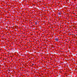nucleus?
<instances>
[{
	"instance_id": "nucleus-1",
	"label": "nucleus",
	"mask_w": 77,
	"mask_h": 77,
	"mask_svg": "<svg viewBox=\"0 0 77 77\" xmlns=\"http://www.w3.org/2000/svg\"><path fill=\"white\" fill-rule=\"evenodd\" d=\"M55 41H59V38H55Z\"/></svg>"
},
{
	"instance_id": "nucleus-2",
	"label": "nucleus",
	"mask_w": 77,
	"mask_h": 77,
	"mask_svg": "<svg viewBox=\"0 0 77 77\" xmlns=\"http://www.w3.org/2000/svg\"><path fill=\"white\" fill-rule=\"evenodd\" d=\"M35 24H36V25L37 24V22L35 23Z\"/></svg>"
},
{
	"instance_id": "nucleus-3",
	"label": "nucleus",
	"mask_w": 77,
	"mask_h": 77,
	"mask_svg": "<svg viewBox=\"0 0 77 77\" xmlns=\"http://www.w3.org/2000/svg\"><path fill=\"white\" fill-rule=\"evenodd\" d=\"M32 66H33V65H34V64H32Z\"/></svg>"
}]
</instances>
